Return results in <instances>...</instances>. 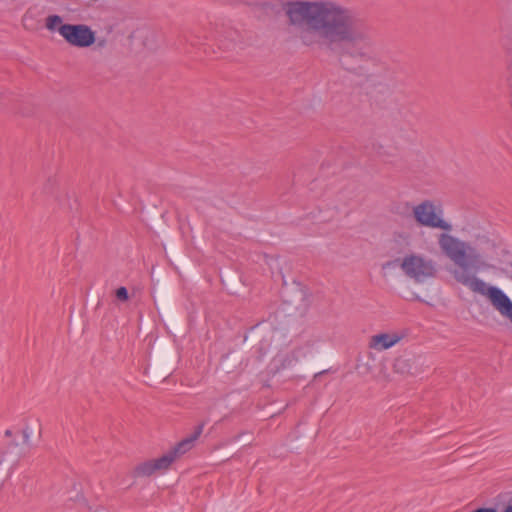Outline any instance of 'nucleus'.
<instances>
[{"label": "nucleus", "instance_id": "nucleus-7", "mask_svg": "<svg viewBox=\"0 0 512 512\" xmlns=\"http://www.w3.org/2000/svg\"><path fill=\"white\" fill-rule=\"evenodd\" d=\"M203 429L204 423L198 424L191 435L178 442L168 453L165 454V456L168 458L170 457L173 463L178 457L193 448L195 441L200 437Z\"/></svg>", "mask_w": 512, "mask_h": 512}, {"label": "nucleus", "instance_id": "nucleus-15", "mask_svg": "<svg viewBox=\"0 0 512 512\" xmlns=\"http://www.w3.org/2000/svg\"><path fill=\"white\" fill-rule=\"evenodd\" d=\"M503 512H512V504H508V505L504 508Z\"/></svg>", "mask_w": 512, "mask_h": 512}, {"label": "nucleus", "instance_id": "nucleus-8", "mask_svg": "<svg viewBox=\"0 0 512 512\" xmlns=\"http://www.w3.org/2000/svg\"><path fill=\"white\" fill-rule=\"evenodd\" d=\"M403 338L399 333H379L371 336L369 347L377 351H382L391 348Z\"/></svg>", "mask_w": 512, "mask_h": 512}, {"label": "nucleus", "instance_id": "nucleus-18", "mask_svg": "<svg viewBox=\"0 0 512 512\" xmlns=\"http://www.w3.org/2000/svg\"><path fill=\"white\" fill-rule=\"evenodd\" d=\"M17 445H18V444H17L15 441H12V442L10 443V446H17Z\"/></svg>", "mask_w": 512, "mask_h": 512}, {"label": "nucleus", "instance_id": "nucleus-1", "mask_svg": "<svg viewBox=\"0 0 512 512\" xmlns=\"http://www.w3.org/2000/svg\"><path fill=\"white\" fill-rule=\"evenodd\" d=\"M285 12L291 24H306L300 34L304 45H318L339 57L371 58L373 31L352 10L333 2L295 1L286 4Z\"/></svg>", "mask_w": 512, "mask_h": 512}, {"label": "nucleus", "instance_id": "nucleus-17", "mask_svg": "<svg viewBox=\"0 0 512 512\" xmlns=\"http://www.w3.org/2000/svg\"><path fill=\"white\" fill-rule=\"evenodd\" d=\"M326 372H327V371H326V370H324V371H321V372H319V373H316V374H315V376H314V378L316 379V378H318L319 376H321V375L325 374Z\"/></svg>", "mask_w": 512, "mask_h": 512}, {"label": "nucleus", "instance_id": "nucleus-6", "mask_svg": "<svg viewBox=\"0 0 512 512\" xmlns=\"http://www.w3.org/2000/svg\"><path fill=\"white\" fill-rule=\"evenodd\" d=\"M172 464V459L166 457L165 454L157 459L148 460L135 466L132 472V476L138 477H149L157 471L167 470Z\"/></svg>", "mask_w": 512, "mask_h": 512}, {"label": "nucleus", "instance_id": "nucleus-3", "mask_svg": "<svg viewBox=\"0 0 512 512\" xmlns=\"http://www.w3.org/2000/svg\"><path fill=\"white\" fill-rule=\"evenodd\" d=\"M400 266L405 275L416 282H423L427 278H432L437 272L436 264L433 260L416 254L404 257Z\"/></svg>", "mask_w": 512, "mask_h": 512}, {"label": "nucleus", "instance_id": "nucleus-14", "mask_svg": "<svg viewBox=\"0 0 512 512\" xmlns=\"http://www.w3.org/2000/svg\"><path fill=\"white\" fill-rule=\"evenodd\" d=\"M22 435H23V442H24V444H29L30 434H29V432L27 431V429H24V430L22 431Z\"/></svg>", "mask_w": 512, "mask_h": 512}, {"label": "nucleus", "instance_id": "nucleus-9", "mask_svg": "<svg viewBox=\"0 0 512 512\" xmlns=\"http://www.w3.org/2000/svg\"><path fill=\"white\" fill-rule=\"evenodd\" d=\"M298 352L299 351L297 350H293L290 353L286 354L281 360L280 367L282 369H286L292 367L295 363H297L299 360Z\"/></svg>", "mask_w": 512, "mask_h": 512}, {"label": "nucleus", "instance_id": "nucleus-12", "mask_svg": "<svg viewBox=\"0 0 512 512\" xmlns=\"http://www.w3.org/2000/svg\"><path fill=\"white\" fill-rule=\"evenodd\" d=\"M115 296L121 302H126L129 299L128 290L123 286L116 289Z\"/></svg>", "mask_w": 512, "mask_h": 512}, {"label": "nucleus", "instance_id": "nucleus-11", "mask_svg": "<svg viewBox=\"0 0 512 512\" xmlns=\"http://www.w3.org/2000/svg\"><path fill=\"white\" fill-rule=\"evenodd\" d=\"M58 186V182L56 178H49L44 184V191L48 194H54L56 188Z\"/></svg>", "mask_w": 512, "mask_h": 512}, {"label": "nucleus", "instance_id": "nucleus-4", "mask_svg": "<svg viewBox=\"0 0 512 512\" xmlns=\"http://www.w3.org/2000/svg\"><path fill=\"white\" fill-rule=\"evenodd\" d=\"M59 34L72 46L86 48L95 42V33L84 24H63L58 27Z\"/></svg>", "mask_w": 512, "mask_h": 512}, {"label": "nucleus", "instance_id": "nucleus-13", "mask_svg": "<svg viewBox=\"0 0 512 512\" xmlns=\"http://www.w3.org/2000/svg\"><path fill=\"white\" fill-rule=\"evenodd\" d=\"M472 512H498V511L493 507H481V508L475 509Z\"/></svg>", "mask_w": 512, "mask_h": 512}, {"label": "nucleus", "instance_id": "nucleus-5", "mask_svg": "<svg viewBox=\"0 0 512 512\" xmlns=\"http://www.w3.org/2000/svg\"><path fill=\"white\" fill-rule=\"evenodd\" d=\"M413 216L417 223L429 228H439L450 231L452 226L441 219L437 213L435 205L430 200H425L413 208Z\"/></svg>", "mask_w": 512, "mask_h": 512}, {"label": "nucleus", "instance_id": "nucleus-10", "mask_svg": "<svg viewBox=\"0 0 512 512\" xmlns=\"http://www.w3.org/2000/svg\"><path fill=\"white\" fill-rule=\"evenodd\" d=\"M62 24V18L59 15H49L46 18V28L48 30H55L57 26H61Z\"/></svg>", "mask_w": 512, "mask_h": 512}, {"label": "nucleus", "instance_id": "nucleus-16", "mask_svg": "<svg viewBox=\"0 0 512 512\" xmlns=\"http://www.w3.org/2000/svg\"><path fill=\"white\" fill-rule=\"evenodd\" d=\"M5 436H6V437H11V436H12V430L7 429V430L5 431Z\"/></svg>", "mask_w": 512, "mask_h": 512}, {"label": "nucleus", "instance_id": "nucleus-2", "mask_svg": "<svg viewBox=\"0 0 512 512\" xmlns=\"http://www.w3.org/2000/svg\"><path fill=\"white\" fill-rule=\"evenodd\" d=\"M441 251L456 265L452 271L454 279L472 292L486 296L492 306L512 323V300L498 287L488 286L475 273L484 262L479 251L468 242L442 233L438 237Z\"/></svg>", "mask_w": 512, "mask_h": 512}]
</instances>
